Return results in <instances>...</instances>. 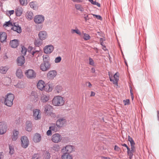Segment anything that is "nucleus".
I'll return each instance as SVG.
<instances>
[{
    "mask_svg": "<svg viewBox=\"0 0 159 159\" xmlns=\"http://www.w3.org/2000/svg\"><path fill=\"white\" fill-rule=\"evenodd\" d=\"M53 84L51 83L48 82L45 84L44 82L42 80H40L37 84V87L39 89H42L44 88L45 89H53Z\"/></svg>",
    "mask_w": 159,
    "mask_h": 159,
    "instance_id": "f257e3e1",
    "label": "nucleus"
},
{
    "mask_svg": "<svg viewBox=\"0 0 159 159\" xmlns=\"http://www.w3.org/2000/svg\"><path fill=\"white\" fill-rule=\"evenodd\" d=\"M4 25H6V26H12L13 27L11 28L12 30L16 31L18 33H20L21 32V27L19 26L18 24L17 23H12L10 21H9L7 22H6Z\"/></svg>",
    "mask_w": 159,
    "mask_h": 159,
    "instance_id": "f03ea898",
    "label": "nucleus"
},
{
    "mask_svg": "<svg viewBox=\"0 0 159 159\" xmlns=\"http://www.w3.org/2000/svg\"><path fill=\"white\" fill-rule=\"evenodd\" d=\"M14 95L12 93H7L5 96L4 103L7 106L11 107L13 105V102L14 98Z\"/></svg>",
    "mask_w": 159,
    "mask_h": 159,
    "instance_id": "7ed1b4c3",
    "label": "nucleus"
},
{
    "mask_svg": "<svg viewBox=\"0 0 159 159\" xmlns=\"http://www.w3.org/2000/svg\"><path fill=\"white\" fill-rule=\"evenodd\" d=\"M64 101L63 98L60 96L54 97L52 101V103L55 106H61L63 105Z\"/></svg>",
    "mask_w": 159,
    "mask_h": 159,
    "instance_id": "20e7f679",
    "label": "nucleus"
},
{
    "mask_svg": "<svg viewBox=\"0 0 159 159\" xmlns=\"http://www.w3.org/2000/svg\"><path fill=\"white\" fill-rule=\"evenodd\" d=\"M119 75L118 72H116L114 75L113 77H112V75L109 72V76L110 80L115 85L116 88H117L118 82L119 80Z\"/></svg>",
    "mask_w": 159,
    "mask_h": 159,
    "instance_id": "39448f33",
    "label": "nucleus"
},
{
    "mask_svg": "<svg viewBox=\"0 0 159 159\" xmlns=\"http://www.w3.org/2000/svg\"><path fill=\"white\" fill-rule=\"evenodd\" d=\"M100 36L103 37V38H100V44L102 46V49L106 53H108V50L106 48V43L104 42L105 41V38L104 37L103 34H102L100 32Z\"/></svg>",
    "mask_w": 159,
    "mask_h": 159,
    "instance_id": "423d86ee",
    "label": "nucleus"
},
{
    "mask_svg": "<svg viewBox=\"0 0 159 159\" xmlns=\"http://www.w3.org/2000/svg\"><path fill=\"white\" fill-rule=\"evenodd\" d=\"M25 74L28 78L30 79H33L36 76V73L32 69H29L26 70Z\"/></svg>",
    "mask_w": 159,
    "mask_h": 159,
    "instance_id": "0eeeda50",
    "label": "nucleus"
},
{
    "mask_svg": "<svg viewBox=\"0 0 159 159\" xmlns=\"http://www.w3.org/2000/svg\"><path fill=\"white\" fill-rule=\"evenodd\" d=\"M21 146L24 148H27L29 144V142L28 138L26 136H23L21 138Z\"/></svg>",
    "mask_w": 159,
    "mask_h": 159,
    "instance_id": "6e6552de",
    "label": "nucleus"
},
{
    "mask_svg": "<svg viewBox=\"0 0 159 159\" xmlns=\"http://www.w3.org/2000/svg\"><path fill=\"white\" fill-rule=\"evenodd\" d=\"M44 17L42 15H37L34 18V21L37 24L42 23L44 21Z\"/></svg>",
    "mask_w": 159,
    "mask_h": 159,
    "instance_id": "1a4fd4ad",
    "label": "nucleus"
},
{
    "mask_svg": "<svg viewBox=\"0 0 159 159\" xmlns=\"http://www.w3.org/2000/svg\"><path fill=\"white\" fill-rule=\"evenodd\" d=\"M74 147L70 145H68L64 147L61 150V152L63 153H70L73 151Z\"/></svg>",
    "mask_w": 159,
    "mask_h": 159,
    "instance_id": "9d476101",
    "label": "nucleus"
},
{
    "mask_svg": "<svg viewBox=\"0 0 159 159\" xmlns=\"http://www.w3.org/2000/svg\"><path fill=\"white\" fill-rule=\"evenodd\" d=\"M49 62H45L42 63L40 66V69L43 71H46L48 70L50 67Z\"/></svg>",
    "mask_w": 159,
    "mask_h": 159,
    "instance_id": "9b49d317",
    "label": "nucleus"
},
{
    "mask_svg": "<svg viewBox=\"0 0 159 159\" xmlns=\"http://www.w3.org/2000/svg\"><path fill=\"white\" fill-rule=\"evenodd\" d=\"M40 112V110L38 109H36L34 110L33 116L35 120H38L41 118V116Z\"/></svg>",
    "mask_w": 159,
    "mask_h": 159,
    "instance_id": "f8f14e48",
    "label": "nucleus"
},
{
    "mask_svg": "<svg viewBox=\"0 0 159 159\" xmlns=\"http://www.w3.org/2000/svg\"><path fill=\"white\" fill-rule=\"evenodd\" d=\"M39 39L42 40L46 39L48 37V34L47 32L45 30L40 31L38 34Z\"/></svg>",
    "mask_w": 159,
    "mask_h": 159,
    "instance_id": "ddd939ff",
    "label": "nucleus"
},
{
    "mask_svg": "<svg viewBox=\"0 0 159 159\" xmlns=\"http://www.w3.org/2000/svg\"><path fill=\"white\" fill-rule=\"evenodd\" d=\"M40 50V48H34L30 46L29 47L28 49V51L30 52V53L33 56L38 54Z\"/></svg>",
    "mask_w": 159,
    "mask_h": 159,
    "instance_id": "4468645a",
    "label": "nucleus"
},
{
    "mask_svg": "<svg viewBox=\"0 0 159 159\" xmlns=\"http://www.w3.org/2000/svg\"><path fill=\"white\" fill-rule=\"evenodd\" d=\"M7 129L6 123L4 122H0V134L5 133Z\"/></svg>",
    "mask_w": 159,
    "mask_h": 159,
    "instance_id": "2eb2a0df",
    "label": "nucleus"
},
{
    "mask_svg": "<svg viewBox=\"0 0 159 159\" xmlns=\"http://www.w3.org/2000/svg\"><path fill=\"white\" fill-rule=\"evenodd\" d=\"M135 145H131V149L129 148V151H127V153L128 156H129V159H132L134 155L133 153L135 151Z\"/></svg>",
    "mask_w": 159,
    "mask_h": 159,
    "instance_id": "dca6fc26",
    "label": "nucleus"
},
{
    "mask_svg": "<svg viewBox=\"0 0 159 159\" xmlns=\"http://www.w3.org/2000/svg\"><path fill=\"white\" fill-rule=\"evenodd\" d=\"M61 139V135L59 134H54L52 137V140L55 143H57L60 141Z\"/></svg>",
    "mask_w": 159,
    "mask_h": 159,
    "instance_id": "f3484780",
    "label": "nucleus"
},
{
    "mask_svg": "<svg viewBox=\"0 0 159 159\" xmlns=\"http://www.w3.org/2000/svg\"><path fill=\"white\" fill-rule=\"evenodd\" d=\"M54 48L53 46L52 45H47L44 48V52L46 54H50L53 51Z\"/></svg>",
    "mask_w": 159,
    "mask_h": 159,
    "instance_id": "a211bd4d",
    "label": "nucleus"
},
{
    "mask_svg": "<svg viewBox=\"0 0 159 159\" xmlns=\"http://www.w3.org/2000/svg\"><path fill=\"white\" fill-rule=\"evenodd\" d=\"M66 119L64 118H61L57 120L56 122V124L60 128L66 123Z\"/></svg>",
    "mask_w": 159,
    "mask_h": 159,
    "instance_id": "6ab92c4d",
    "label": "nucleus"
},
{
    "mask_svg": "<svg viewBox=\"0 0 159 159\" xmlns=\"http://www.w3.org/2000/svg\"><path fill=\"white\" fill-rule=\"evenodd\" d=\"M49 99V96L48 94H45L43 93L41 96L40 100L42 102L45 103L48 101Z\"/></svg>",
    "mask_w": 159,
    "mask_h": 159,
    "instance_id": "aec40b11",
    "label": "nucleus"
},
{
    "mask_svg": "<svg viewBox=\"0 0 159 159\" xmlns=\"http://www.w3.org/2000/svg\"><path fill=\"white\" fill-rule=\"evenodd\" d=\"M57 74V72L55 70L49 71L47 75V76L49 79H52Z\"/></svg>",
    "mask_w": 159,
    "mask_h": 159,
    "instance_id": "412c9836",
    "label": "nucleus"
},
{
    "mask_svg": "<svg viewBox=\"0 0 159 159\" xmlns=\"http://www.w3.org/2000/svg\"><path fill=\"white\" fill-rule=\"evenodd\" d=\"M25 62L24 56H21L18 57L17 59V64L18 66H22Z\"/></svg>",
    "mask_w": 159,
    "mask_h": 159,
    "instance_id": "4be33fe9",
    "label": "nucleus"
},
{
    "mask_svg": "<svg viewBox=\"0 0 159 159\" xmlns=\"http://www.w3.org/2000/svg\"><path fill=\"white\" fill-rule=\"evenodd\" d=\"M60 128L56 124L54 123L51 124L49 127V129L51 130L53 132H56L58 131Z\"/></svg>",
    "mask_w": 159,
    "mask_h": 159,
    "instance_id": "5701e85b",
    "label": "nucleus"
},
{
    "mask_svg": "<svg viewBox=\"0 0 159 159\" xmlns=\"http://www.w3.org/2000/svg\"><path fill=\"white\" fill-rule=\"evenodd\" d=\"M44 112L47 115H48L52 111V107L49 105H46L44 106Z\"/></svg>",
    "mask_w": 159,
    "mask_h": 159,
    "instance_id": "b1692460",
    "label": "nucleus"
},
{
    "mask_svg": "<svg viewBox=\"0 0 159 159\" xmlns=\"http://www.w3.org/2000/svg\"><path fill=\"white\" fill-rule=\"evenodd\" d=\"M32 101L34 102H36L38 99V96L37 93L34 91H32L30 95Z\"/></svg>",
    "mask_w": 159,
    "mask_h": 159,
    "instance_id": "393cba45",
    "label": "nucleus"
},
{
    "mask_svg": "<svg viewBox=\"0 0 159 159\" xmlns=\"http://www.w3.org/2000/svg\"><path fill=\"white\" fill-rule=\"evenodd\" d=\"M23 10L22 7H18L15 9V13L17 16H20L22 14Z\"/></svg>",
    "mask_w": 159,
    "mask_h": 159,
    "instance_id": "a878e982",
    "label": "nucleus"
},
{
    "mask_svg": "<svg viewBox=\"0 0 159 159\" xmlns=\"http://www.w3.org/2000/svg\"><path fill=\"white\" fill-rule=\"evenodd\" d=\"M33 140L35 143L39 142L41 140L40 135L37 133L35 134L33 136Z\"/></svg>",
    "mask_w": 159,
    "mask_h": 159,
    "instance_id": "bb28decb",
    "label": "nucleus"
},
{
    "mask_svg": "<svg viewBox=\"0 0 159 159\" xmlns=\"http://www.w3.org/2000/svg\"><path fill=\"white\" fill-rule=\"evenodd\" d=\"M10 45L12 48H16L19 45V41L17 39H14L10 42Z\"/></svg>",
    "mask_w": 159,
    "mask_h": 159,
    "instance_id": "cd10ccee",
    "label": "nucleus"
},
{
    "mask_svg": "<svg viewBox=\"0 0 159 159\" xmlns=\"http://www.w3.org/2000/svg\"><path fill=\"white\" fill-rule=\"evenodd\" d=\"M0 40L1 42H3L6 41L7 38V34L4 32H1L0 33Z\"/></svg>",
    "mask_w": 159,
    "mask_h": 159,
    "instance_id": "c85d7f7f",
    "label": "nucleus"
},
{
    "mask_svg": "<svg viewBox=\"0 0 159 159\" xmlns=\"http://www.w3.org/2000/svg\"><path fill=\"white\" fill-rule=\"evenodd\" d=\"M9 69L8 66H2L0 67V73L2 74H5Z\"/></svg>",
    "mask_w": 159,
    "mask_h": 159,
    "instance_id": "c756f323",
    "label": "nucleus"
},
{
    "mask_svg": "<svg viewBox=\"0 0 159 159\" xmlns=\"http://www.w3.org/2000/svg\"><path fill=\"white\" fill-rule=\"evenodd\" d=\"M25 16L28 20H32L33 18V14L30 11H27L25 13Z\"/></svg>",
    "mask_w": 159,
    "mask_h": 159,
    "instance_id": "7c9ffc66",
    "label": "nucleus"
},
{
    "mask_svg": "<svg viewBox=\"0 0 159 159\" xmlns=\"http://www.w3.org/2000/svg\"><path fill=\"white\" fill-rule=\"evenodd\" d=\"M62 159H72V156L69 153H63V154L61 156Z\"/></svg>",
    "mask_w": 159,
    "mask_h": 159,
    "instance_id": "2f4dec72",
    "label": "nucleus"
},
{
    "mask_svg": "<svg viewBox=\"0 0 159 159\" xmlns=\"http://www.w3.org/2000/svg\"><path fill=\"white\" fill-rule=\"evenodd\" d=\"M19 132L14 130L13 131V135L12 136V139L13 141H16L18 138Z\"/></svg>",
    "mask_w": 159,
    "mask_h": 159,
    "instance_id": "473e14b6",
    "label": "nucleus"
},
{
    "mask_svg": "<svg viewBox=\"0 0 159 159\" xmlns=\"http://www.w3.org/2000/svg\"><path fill=\"white\" fill-rule=\"evenodd\" d=\"M43 40H41L40 39H35L34 42L35 45L36 47L39 48V47L43 43Z\"/></svg>",
    "mask_w": 159,
    "mask_h": 159,
    "instance_id": "72a5a7b5",
    "label": "nucleus"
},
{
    "mask_svg": "<svg viewBox=\"0 0 159 159\" xmlns=\"http://www.w3.org/2000/svg\"><path fill=\"white\" fill-rule=\"evenodd\" d=\"M26 124V130L29 132H30L32 130L31 124L30 122L29 121H27Z\"/></svg>",
    "mask_w": 159,
    "mask_h": 159,
    "instance_id": "f704fd0d",
    "label": "nucleus"
},
{
    "mask_svg": "<svg viewBox=\"0 0 159 159\" xmlns=\"http://www.w3.org/2000/svg\"><path fill=\"white\" fill-rule=\"evenodd\" d=\"M16 75L19 78H21L23 76L22 71L20 69H18L17 70Z\"/></svg>",
    "mask_w": 159,
    "mask_h": 159,
    "instance_id": "c9c22d12",
    "label": "nucleus"
},
{
    "mask_svg": "<svg viewBox=\"0 0 159 159\" xmlns=\"http://www.w3.org/2000/svg\"><path fill=\"white\" fill-rule=\"evenodd\" d=\"M82 35L81 36H82L84 39L85 40H88L90 38V36L88 34L86 33L82 34Z\"/></svg>",
    "mask_w": 159,
    "mask_h": 159,
    "instance_id": "e433bc0d",
    "label": "nucleus"
},
{
    "mask_svg": "<svg viewBox=\"0 0 159 159\" xmlns=\"http://www.w3.org/2000/svg\"><path fill=\"white\" fill-rule=\"evenodd\" d=\"M71 32L72 34H74V33H75L80 36H82L81 33L78 29L75 30L71 29Z\"/></svg>",
    "mask_w": 159,
    "mask_h": 159,
    "instance_id": "4c0bfd02",
    "label": "nucleus"
},
{
    "mask_svg": "<svg viewBox=\"0 0 159 159\" xmlns=\"http://www.w3.org/2000/svg\"><path fill=\"white\" fill-rule=\"evenodd\" d=\"M75 7L78 10L82 11H84V9L82 6L80 4H75Z\"/></svg>",
    "mask_w": 159,
    "mask_h": 159,
    "instance_id": "58836bf2",
    "label": "nucleus"
},
{
    "mask_svg": "<svg viewBox=\"0 0 159 159\" xmlns=\"http://www.w3.org/2000/svg\"><path fill=\"white\" fill-rule=\"evenodd\" d=\"M27 52V49L26 48L24 47V46L21 47V54L24 56L26 55V53Z\"/></svg>",
    "mask_w": 159,
    "mask_h": 159,
    "instance_id": "ea45409f",
    "label": "nucleus"
},
{
    "mask_svg": "<svg viewBox=\"0 0 159 159\" xmlns=\"http://www.w3.org/2000/svg\"><path fill=\"white\" fill-rule=\"evenodd\" d=\"M50 157L51 156L50 153L47 151H46L44 155L45 159H50Z\"/></svg>",
    "mask_w": 159,
    "mask_h": 159,
    "instance_id": "a19ab883",
    "label": "nucleus"
},
{
    "mask_svg": "<svg viewBox=\"0 0 159 159\" xmlns=\"http://www.w3.org/2000/svg\"><path fill=\"white\" fill-rule=\"evenodd\" d=\"M9 154L11 155L13 154L14 152V148L13 146L9 145Z\"/></svg>",
    "mask_w": 159,
    "mask_h": 159,
    "instance_id": "79ce46f5",
    "label": "nucleus"
},
{
    "mask_svg": "<svg viewBox=\"0 0 159 159\" xmlns=\"http://www.w3.org/2000/svg\"><path fill=\"white\" fill-rule=\"evenodd\" d=\"M20 4L23 6L26 5L27 4V0H20Z\"/></svg>",
    "mask_w": 159,
    "mask_h": 159,
    "instance_id": "37998d69",
    "label": "nucleus"
},
{
    "mask_svg": "<svg viewBox=\"0 0 159 159\" xmlns=\"http://www.w3.org/2000/svg\"><path fill=\"white\" fill-rule=\"evenodd\" d=\"M43 62H49L48 60L49 59V57L47 55H46L43 56Z\"/></svg>",
    "mask_w": 159,
    "mask_h": 159,
    "instance_id": "c03bdc74",
    "label": "nucleus"
},
{
    "mask_svg": "<svg viewBox=\"0 0 159 159\" xmlns=\"http://www.w3.org/2000/svg\"><path fill=\"white\" fill-rule=\"evenodd\" d=\"M61 57L59 56L57 57L55 59V62L56 63H58L61 61Z\"/></svg>",
    "mask_w": 159,
    "mask_h": 159,
    "instance_id": "a18cd8bd",
    "label": "nucleus"
},
{
    "mask_svg": "<svg viewBox=\"0 0 159 159\" xmlns=\"http://www.w3.org/2000/svg\"><path fill=\"white\" fill-rule=\"evenodd\" d=\"M29 5L31 8H33L34 9H35L36 8V6L33 2H30Z\"/></svg>",
    "mask_w": 159,
    "mask_h": 159,
    "instance_id": "49530a36",
    "label": "nucleus"
},
{
    "mask_svg": "<svg viewBox=\"0 0 159 159\" xmlns=\"http://www.w3.org/2000/svg\"><path fill=\"white\" fill-rule=\"evenodd\" d=\"M48 115L51 116L52 117L54 118H58V116H57L56 114L55 113L52 112V111L51 112L50 114H49Z\"/></svg>",
    "mask_w": 159,
    "mask_h": 159,
    "instance_id": "de8ad7c7",
    "label": "nucleus"
},
{
    "mask_svg": "<svg viewBox=\"0 0 159 159\" xmlns=\"http://www.w3.org/2000/svg\"><path fill=\"white\" fill-rule=\"evenodd\" d=\"M89 64L94 66V63L93 60L92 58L90 57L89 58Z\"/></svg>",
    "mask_w": 159,
    "mask_h": 159,
    "instance_id": "09e8293b",
    "label": "nucleus"
},
{
    "mask_svg": "<svg viewBox=\"0 0 159 159\" xmlns=\"http://www.w3.org/2000/svg\"><path fill=\"white\" fill-rule=\"evenodd\" d=\"M92 4L93 5H97L99 7V3L96 2V1H94L93 0H89Z\"/></svg>",
    "mask_w": 159,
    "mask_h": 159,
    "instance_id": "8fccbe9b",
    "label": "nucleus"
},
{
    "mask_svg": "<svg viewBox=\"0 0 159 159\" xmlns=\"http://www.w3.org/2000/svg\"><path fill=\"white\" fill-rule=\"evenodd\" d=\"M114 149L115 151L118 152H120L121 151L120 148L116 145H115Z\"/></svg>",
    "mask_w": 159,
    "mask_h": 159,
    "instance_id": "3c124183",
    "label": "nucleus"
},
{
    "mask_svg": "<svg viewBox=\"0 0 159 159\" xmlns=\"http://www.w3.org/2000/svg\"><path fill=\"white\" fill-rule=\"evenodd\" d=\"M123 102L125 105H128L129 104V99H126L123 100Z\"/></svg>",
    "mask_w": 159,
    "mask_h": 159,
    "instance_id": "603ef678",
    "label": "nucleus"
},
{
    "mask_svg": "<svg viewBox=\"0 0 159 159\" xmlns=\"http://www.w3.org/2000/svg\"><path fill=\"white\" fill-rule=\"evenodd\" d=\"M14 12V11L13 10L9 11L7 13V14H8V16H11V15L13 14Z\"/></svg>",
    "mask_w": 159,
    "mask_h": 159,
    "instance_id": "864d4df0",
    "label": "nucleus"
},
{
    "mask_svg": "<svg viewBox=\"0 0 159 159\" xmlns=\"http://www.w3.org/2000/svg\"><path fill=\"white\" fill-rule=\"evenodd\" d=\"M39 155L37 154H34L33 156L32 159H38Z\"/></svg>",
    "mask_w": 159,
    "mask_h": 159,
    "instance_id": "5fc2aeb1",
    "label": "nucleus"
},
{
    "mask_svg": "<svg viewBox=\"0 0 159 159\" xmlns=\"http://www.w3.org/2000/svg\"><path fill=\"white\" fill-rule=\"evenodd\" d=\"M52 131L50 129H49L47 132V134L48 136L51 135L52 134Z\"/></svg>",
    "mask_w": 159,
    "mask_h": 159,
    "instance_id": "6e6d98bb",
    "label": "nucleus"
},
{
    "mask_svg": "<svg viewBox=\"0 0 159 159\" xmlns=\"http://www.w3.org/2000/svg\"><path fill=\"white\" fill-rule=\"evenodd\" d=\"M56 89H62V87L60 85H57L55 87Z\"/></svg>",
    "mask_w": 159,
    "mask_h": 159,
    "instance_id": "4d7b16f0",
    "label": "nucleus"
},
{
    "mask_svg": "<svg viewBox=\"0 0 159 159\" xmlns=\"http://www.w3.org/2000/svg\"><path fill=\"white\" fill-rule=\"evenodd\" d=\"M121 145L122 146L125 147L127 149V151H128V150H129V147L127 146V145L125 143H124V144H122Z\"/></svg>",
    "mask_w": 159,
    "mask_h": 159,
    "instance_id": "13d9d810",
    "label": "nucleus"
},
{
    "mask_svg": "<svg viewBox=\"0 0 159 159\" xmlns=\"http://www.w3.org/2000/svg\"><path fill=\"white\" fill-rule=\"evenodd\" d=\"M86 86L88 87H90L92 85L89 82H88L86 83Z\"/></svg>",
    "mask_w": 159,
    "mask_h": 159,
    "instance_id": "bf43d9fd",
    "label": "nucleus"
},
{
    "mask_svg": "<svg viewBox=\"0 0 159 159\" xmlns=\"http://www.w3.org/2000/svg\"><path fill=\"white\" fill-rule=\"evenodd\" d=\"M84 19H85V21H87L88 20H89V18L88 17V15H84Z\"/></svg>",
    "mask_w": 159,
    "mask_h": 159,
    "instance_id": "052dcab7",
    "label": "nucleus"
},
{
    "mask_svg": "<svg viewBox=\"0 0 159 159\" xmlns=\"http://www.w3.org/2000/svg\"><path fill=\"white\" fill-rule=\"evenodd\" d=\"M4 158V155L2 152H0V159H3Z\"/></svg>",
    "mask_w": 159,
    "mask_h": 159,
    "instance_id": "680f3d73",
    "label": "nucleus"
},
{
    "mask_svg": "<svg viewBox=\"0 0 159 159\" xmlns=\"http://www.w3.org/2000/svg\"><path fill=\"white\" fill-rule=\"evenodd\" d=\"M74 2H80L83 1V0H72Z\"/></svg>",
    "mask_w": 159,
    "mask_h": 159,
    "instance_id": "e2e57ef3",
    "label": "nucleus"
},
{
    "mask_svg": "<svg viewBox=\"0 0 159 159\" xmlns=\"http://www.w3.org/2000/svg\"><path fill=\"white\" fill-rule=\"evenodd\" d=\"M101 159H111V158L109 157H101Z\"/></svg>",
    "mask_w": 159,
    "mask_h": 159,
    "instance_id": "0e129e2a",
    "label": "nucleus"
},
{
    "mask_svg": "<svg viewBox=\"0 0 159 159\" xmlns=\"http://www.w3.org/2000/svg\"><path fill=\"white\" fill-rule=\"evenodd\" d=\"M93 15L94 16V17H95L98 20L99 19V15H96L94 14H93Z\"/></svg>",
    "mask_w": 159,
    "mask_h": 159,
    "instance_id": "69168bd1",
    "label": "nucleus"
},
{
    "mask_svg": "<svg viewBox=\"0 0 159 159\" xmlns=\"http://www.w3.org/2000/svg\"><path fill=\"white\" fill-rule=\"evenodd\" d=\"M129 142L130 143V145H135V144L134 140L129 141Z\"/></svg>",
    "mask_w": 159,
    "mask_h": 159,
    "instance_id": "338daca9",
    "label": "nucleus"
},
{
    "mask_svg": "<svg viewBox=\"0 0 159 159\" xmlns=\"http://www.w3.org/2000/svg\"><path fill=\"white\" fill-rule=\"evenodd\" d=\"M157 120L159 121V111H157Z\"/></svg>",
    "mask_w": 159,
    "mask_h": 159,
    "instance_id": "774afa93",
    "label": "nucleus"
}]
</instances>
